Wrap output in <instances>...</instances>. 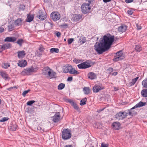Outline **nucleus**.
I'll return each instance as SVG.
<instances>
[{"mask_svg": "<svg viewBox=\"0 0 147 147\" xmlns=\"http://www.w3.org/2000/svg\"><path fill=\"white\" fill-rule=\"evenodd\" d=\"M34 16L32 15L29 14L27 17L26 21L28 22H30L32 21L34 18Z\"/></svg>", "mask_w": 147, "mask_h": 147, "instance_id": "25", "label": "nucleus"}, {"mask_svg": "<svg viewBox=\"0 0 147 147\" xmlns=\"http://www.w3.org/2000/svg\"><path fill=\"white\" fill-rule=\"evenodd\" d=\"M16 38L15 37H7L4 39L5 42H13L16 41Z\"/></svg>", "mask_w": 147, "mask_h": 147, "instance_id": "16", "label": "nucleus"}, {"mask_svg": "<svg viewBox=\"0 0 147 147\" xmlns=\"http://www.w3.org/2000/svg\"><path fill=\"white\" fill-rule=\"evenodd\" d=\"M0 74L2 77L5 79V80L7 79L8 78V75L5 72L1 71Z\"/></svg>", "mask_w": 147, "mask_h": 147, "instance_id": "23", "label": "nucleus"}, {"mask_svg": "<svg viewBox=\"0 0 147 147\" xmlns=\"http://www.w3.org/2000/svg\"><path fill=\"white\" fill-rule=\"evenodd\" d=\"M79 40L80 42L82 44L84 43L86 41V38L84 37L83 36L80 37Z\"/></svg>", "mask_w": 147, "mask_h": 147, "instance_id": "27", "label": "nucleus"}, {"mask_svg": "<svg viewBox=\"0 0 147 147\" xmlns=\"http://www.w3.org/2000/svg\"><path fill=\"white\" fill-rule=\"evenodd\" d=\"M37 17L39 19L42 20H44L47 18L46 16L40 10L37 12Z\"/></svg>", "mask_w": 147, "mask_h": 147, "instance_id": "11", "label": "nucleus"}, {"mask_svg": "<svg viewBox=\"0 0 147 147\" xmlns=\"http://www.w3.org/2000/svg\"><path fill=\"white\" fill-rule=\"evenodd\" d=\"M72 106H73V107L75 109H76L77 110H78L79 108H78V106L75 103H74V104H73L72 105Z\"/></svg>", "mask_w": 147, "mask_h": 147, "instance_id": "50", "label": "nucleus"}, {"mask_svg": "<svg viewBox=\"0 0 147 147\" xmlns=\"http://www.w3.org/2000/svg\"><path fill=\"white\" fill-rule=\"evenodd\" d=\"M136 82L133 79H132L129 82V85L130 86H131L133 85H134Z\"/></svg>", "mask_w": 147, "mask_h": 147, "instance_id": "45", "label": "nucleus"}, {"mask_svg": "<svg viewBox=\"0 0 147 147\" xmlns=\"http://www.w3.org/2000/svg\"><path fill=\"white\" fill-rule=\"evenodd\" d=\"M133 109L131 108L130 110H127V112H126V113H127V115L133 116L134 113V111H133Z\"/></svg>", "mask_w": 147, "mask_h": 147, "instance_id": "32", "label": "nucleus"}, {"mask_svg": "<svg viewBox=\"0 0 147 147\" xmlns=\"http://www.w3.org/2000/svg\"><path fill=\"white\" fill-rule=\"evenodd\" d=\"M8 31H11L13 30L14 27L13 24H10L8 26Z\"/></svg>", "mask_w": 147, "mask_h": 147, "instance_id": "37", "label": "nucleus"}, {"mask_svg": "<svg viewBox=\"0 0 147 147\" xmlns=\"http://www.w3.org/2000/svg\"><path fill=\"white\" fill-rule=\"evenodd\" d=\"M69 73L71 74L77 75L79 74L80 73L77 71L75 68H72V69H71V71H69Z\"/></svg>", "mask_w": 147, "mask_h": 147, "instance_id": "30", "label": "nucleus"}, {"mask_svg": "<svg viewBox=\"0 0 147 147\" xmlns=\"http://www.w3.org/2000/svg\"><path fill=\"white\" fill-rule=\"evenodd\" d=\"M73 79L72 77H69L67 79V80L68 81H71Z\"/></svg>", "mask_w": 147, "mask_h": 147, "instance_id": "61", "label": "nucleus"}, {"mask_svg": "<svg viewBox=\"0 0 147 147\" xmlns=\"http://www.w3.org/2000/svg\"><path fill=\"white\" fill-rule=\"evenodd\" d=\"M52 118L53 121L54 122H57L60 119V113L59 112L56 113Z\"/></svg>", "mask_w": 147, "mask_h": 147, "instance_id": "14", "label": "nucleus"}, {"mask_svg": "<svg viewBox=\"0 0 147 147\" xmlns=\"http://www.w3.org/2000/svg\"><path fill=\"white\" fill-rule=\"evenodd\" d=\"M23 42V40L22 39H19L18 40L17 42V43L19 45L21 46L22 45V43Z\"/></svg>", "mask_w": 147, "mask_h": 147, "instance_id": "43", "label": "nucleus"}, {"mask_svg": "<svg viewBox=\"0 0 147 147\" xmlns=\"http://www.w3.org/2000/svg\"><path fill=\"white\" fill-rule=\"evenodd\" d=\"M35 102V101L33 100L29 101L27 102V105H28L30 106Z\"/></svg>", "mask_w": 147, "mask_h": 147, "instance_id": "41", "label": "nucleus"}, {"mask_svg": "<svg viewBox=\"0 0 147 147\" xmlns=\"http://www.w3.org/2000/svg\"><path fill=\"white\" fill-rule=\"evenodd\" d=\"M104 89V87L101 83L96 84L93 87L92 90L94 92H98L100 90Z\"/></svg>", "mask_w": 147, "mask_h": 147, "instance_id": "8", "label": "nucleus"}, {"mask_svg": "<svg viewBox=\"0 0 147 147\" xmlns=\"http://www.w3.org/2000/svg\"><path fill=\"white\" fill-rule=\"evenodd\" d=\"M81 7L82 11L84 14L88 13L91 9L89 3H84L82 5Z\"/></svg>", "mask_w": 147, "mask_h": 147, "instance_id": "6", "label": "nucleus"}, {"mask_svg": "<svg viewBox=\"0 0 147 147\" xmlns=\"http://www.w3.org/2000/svg\"><path fill=\"white\" fill-rule=\"evenodd\" d=\"M72 20L76 22L80 21L82 20V16L79 14H75L73 15Z\"/></svg>", "mask_w": 147, "mask_h": 147, "instance_id": "12", "label": "nucleus"}, {"mask_svg": "<svg viewBox=\"0 0 147 147\" xmlns=\"http://www.w3.org/2000/svg\"><path fill=\"white\" fill-rule=\"evenodd\" d=\"M88 77L91 80H93L97 78V75L92 72H90L88 74Z\"/></svg>", "mask_w": 147, "mask_h": 147, "instance_id": "20", "label": "nucleus"}, {"mask_svg": "<svg viewBox=\"0 0 147 147\" xmlns=\"http://www.w3.org/2000/svg\"><path fill=\"white\" fill-rule=\"evenodd\" d=\"M108 145H106L105 144L102 143L101 144V147H108Z\"/></svg>", "mask_w": 147, "mask_h": 147, "instance_id": "54", "label": "nucleus"}, {"mask_svg": "<svg viewBox=\"0 0 147 147\" xmlns=\"http://www.w3.org/2000/svg\"><path fill=\"white\" fill-rule=\"evenodd\" d=\"M77 66L80 69H85L90 67L91 65L90 63L85 61L78 65Z\"/></svg>", "mask_w": 147, "mask_h": 147, "instance_id": "9", "label": "nucleus"}, {"mask_svg": "<svg viewBox=\"0 0 147 147\" xmlns=\"http://www.w3.org/2000/svg\"><path fill=\"white\" fill-rule=\"evenodd\" d=\"M127 116V113L126 111L120 112L116 115V117L118 120L123 119Z\"/></svg>", "mask_w": 147, "mask_h": 147, "instance_id": "7", "label": "nucleus"}, {"mask_svg": "<svg viewBox=\"0 0 147 147\" xmlns=\"http://www.w3.org/2000/svg\"><path fill=\"white\" fill-rule=\"evenodd\" d=\"M108 73H110L113 71V69L111 67H109L107 70Z\"/></svg>", "mask_w": 147, "mask_h": 147, "instance_id": "48", "label": "nucleus"}, {"mask_svg": "<svg viewBox=\"0 0 147 147\" xmlns=\"http://www.w3.org/2000/svg\"><path fill=\"white\" fill-rule=\"evenodd\" d=\"M50 68L48 67H45L43 70V74L45 75L48 72V71H49L50 69Z\"/></svg>", "mask_w": 147, "mask_h": 147, "instance_id": "33", "label": "nucleus"}, {"mask_svg": "<svg viewBox=\"0 0 147 147\" xmlns=\"http://www.w3.org/2000/svg\"><path fill=\"white\" fill-rule=\"evenodd\" d=\"M65 87V84H64L61 83L58 86V89L59 90H61L63 89Z\"/></svg>", "mask_w": 147, "mask_h": 147, "instance_id": "36", "label": "nucleus"}, {"mask_svg": "<svg viewBox=\"0 0 147 147\" xmlns=\"http://www.w3.org/2000/svg\"><path fill=\"white\" fill-rule=\"evenodd\" d=\"M129 15H132L133 13V11L132 10H129L127 11Z\"/></svg>", "mask_w": 147, "mask_h": 147, "instance_id": "53", "label": "nucleus"}, {"mask_svg": "<svg viewBox=\"0 0 147 147\" xmlns=\"http://www.w3.org/2000/svg\"><path fill=\"white\" fill-rule=\"evenodd\" d=\"M146 104V103L145 102H143L142 101H140L133 107L132 108V109H134L138 107H142L143 106H145Z\"/></svg>", "mask_w": 147, "mask_h": 147, "instance_id": "19", "label": "nucleus"}, {"mask_svg": "<svg viewBox=\"0 0 147 147\" xmlns=\"http://www.w3.org/2000/svg\"><path fill=\"white\" fill-rule=\"evenodd\" d=\"M38 129H39L40 131L41 132H42V131H43V130L40 127H38Z\"/></svg>", "mask_w": 147, "mask_h": 147, "instance_id": "64", "label": "nucleus"}, {"mask_svg": "<svg viewBox=\"0 0 147 147\" xmlns=\"http://www.w3.org/2000/svg\"><path fill=\"white\" fill-rule=\"evenodd\" d=\"M17 127V125L15 123H12L9 127V129L11 131H15Z\"/></svg>", "mask_w": 147, "mask_h": 147, "instance_id": "22", "label": "nucleus"}, {"mask_svg": "<svg viewBox=\"0 0 147 147\" xmlns=\"http://www.w3.org/2000/svg\"><path fill=\"white\" fill-rule=\"evenodd\" d=\"M127 26L123 24L118 28V30L120 32H125L127 29Z\"/></svg>", "mask_w": 147, "mask_h": 147, "instance_id": "15", "label": "nucleus"}, {"mask_svg": "<svg viewBox=\"0 0 147 147\" xmlns=\"http://www.w3.org/2000/svg\"><path fill=\"white\" fill-rule=\"evenodd\" d=\"M4 49L3 45H0V53H1L4 50Z\"/></svg>", "mask_w": 147, "mask_h": 147, "instance_id": "51", "label": "nucleus"}, {"mask_svg": "<svg viewBox=\"0 0 147 147\" xmlns=\"http://www.w3.org/2000/svg\"><path fill=\"white\" fill-rule=\"evenodd\" d=\"M142 84L144 87L147 88V79L143 80Z\"/></svg>", "mask_w": 147, "mask_h": 147, "instance_id": "38", "label": "nucleus"}, {"mask_svg": "<svg viewBox=\"0 0 147 147\" xmlns=\"http://www.w3.org/2000/svg\"><path fill=\"white\" fill-rule=\"evenodd\" d=\"M62 137L63 139L67 140L71 138V131L69 129H64L62 132Z\"/></svg>", "mask_w": 147, "mask_h": 147, "instance_id": "3", "label": "nucleus"}, {"mask_svg": "<svg viewBox=\"0 0 147 147\" xmlns=\"http://www.w3.org/2000/svg\"><path fill=\"white\" fill-rule=\"evenodd\" d=\"M56 76V73L52 69L50 72V74H49L48 76H47V77L50 78H52L55 77Z\"/></svg>", "mask_w": 147, "mask_h": 147, "instance_id": "24", "label": "nucleus"}, {"mask_svg": "<svg viewBox=\"0 0 147 147\" xmlns=\"http://www.w3.org/2000/svg\"><path fill=\"white\" fill-rule=\"evenodd\" d=\"M18 57L19 58H23L25 55V52L24 51H19L18 52Z\"/></svg>", "mask_w": 147, "mask_h": 147, "instance_id": "26", "label": "nucleus"}, {"mask_svg": "<svg viewBox=\"0 0 147 147\" xmlns=\"http://www.w3.org/2000/svg\"><path fill=\"white\" fill-rule=\"evenodd\" d=\"M51 69H50L49 70V71H48V72L47 73V74H46L45 76H46L47 77V76H48L49 74H50V72L51 71Z\"/></svg>", "mask_w": 147, "mask_h": 147, "instance_id": "59", "label": "nucleus"}, {"mask_svg": "<svg viewBox=\"0 0 147 147\" xmlns=\"http://www.w3.org/2000/svg\"><path fill=\"white\" fill-rule=\"evenodd\" d=\"M87 100L86 98H84L82 99L80 101V104L82 106L86 104V102Z\"/></svg>", "mask_w": 147, "mask_h": 147, "instance_id": "34", "label": "nucleus"}, {"mask_svg": "<svg viewBox=\"0 0 147 147\" xmlns=\"http://www.w3.org/2000/svg\"><path fill=\"white\" fill-rule=\"evenodd\" d=\"M136 26L137 27V29L138 30H140L141 29L142 27L141 26H140L138 24H136Z\"/></svg>", "mask_w": 147, "mask_h": 147, "instance_id": "58", "label": "nucleus"}, {"mask_svg": "<svg viewBox=\"0 0 147 147\" xmlns=\"http://www.w3.org/2000/svg\"><path fill=\"white\" fill-rule=\"evenodd\" d=\"M4 30L3 28L2 27H0V33L3 32Z\"/></svg>", "mask_w": 147, "mask_h": 147, "instance_id": "60", "label": "nucleus"}, {"mask_svg": "<svg viewBox=\"0 0 147 147\" xmlns=\"http://www.w3.org/2000/svg\"><path fill=\"white\" fill-rule=\"evenodd\" d=\"M25 9V6L23 5H20L19 8V11H23Z\"/></svg>", "mask_w": 147, "mask_h": 147, "instance_id": "42", "label": "nucleus"}, {"mask_svg": "<svg viewBox=\"0 0 147 147\" xmlns=\"http://www.w3.org/2000/svg\"><path fill=\"white\" fill-rule=\"evenodd\" d=\"M111 0H103L104 2L105 3H107L111 1Z\"/></svg>", "mask_w": 147, "mask_h": 147, "instance_id": "63", "label": "nucleus"}, {"mask_svg": "<svg viewBox=\"0 0 147 147\" xmlns=\"http://www.w3.org/2000/svg\"><path fill=\"white\" fill-rule=\"evenodd\" d=\"M102 42L106 46L107 49H109L112 44L114 40V36H112L110 34H107L104 36L103 37L100 38Z\"/></svg>", "mask_w": 147, "mask_h": 147, "instance_id": "2", "label": "nucleus"}, {"mask_svg": "<svg viewBox=\"0 0 147 147\" xmlns=\"http://www.w3.org/2000/svg\"><path fill=\"white\" fill-rule=\"evenodd\" d=\"M74 40V39L73 38H69L68 40V44H71Z\"/></svg>", "mask_w": 147, "mask_h": 147, "instance_id": "47", "label": "nucleus"}, {"mask_svg": "<svg viewBox=\"0 0 147 147\" xmlns=\"http://www.w3.org/2000/svg\"><path fill=\"white\" fill-rule=\"evenodd\" d=\"M134 0H125L126 3H127L132 2Z\"/></svg>", "mask_w": 147, "mask_h": 147, "instance_id": "56", "label": "nucleus"}, {"mask_svg": "<svg viewBox=\"0 0 147 147\" xmlns=\"http://www.w3.org/2000/svg\"><path fill=\"white\" fill-rule=\"evenodd\" d=\"M36 68H34L32 67L31 68H27L24 69L22 72L21 74L22 75H30L33 72H35L36 70Z\"/></svg>", "mask_w": 147, "mask_h": 147, "instance_id": "4", "label": "nucleus"}, {"mask_svg": "<svg viewBox=\"0 0 147 147\" xmlns=\"http://www.w3.org/2000/svg\"><path fill=\"white\" fill-rule=\"evenodd\" d=\"M124 58V56L122 51H120L117 52L114 56L113 61H117L119 60L123 59Z\"/></svg>", "mask_w": 147, "mask_h": 147, "instance_id": "5", "label": "nucleus"}, {"mask_svg": "<svg viewBox=\"0 0 147 147\" xmlns=\"http://www.w3.org/2000/svg\"><path fill=\"white\" fill-rule=\"evenodd\" d=\"M141 94L143 97H147V89L142 90L141 92Z\"/></svg>", "mask_w": 147, "mask_h": 147, "instance_id": "31", "label": "nucleus"}, {"mask_svg": "<svg viewBox=\"0 0 147 147\" xmlns=\"http://www.w3.org/2000/svg\"><path fill=\"white\" fill-rule=\"evenodd\" d=\"M73 61L76 64H77L80 63L81 60L79 59H75L73 60Z\"/></svg>", "mask_w": 147, "mask_h": 147, "instance_id": "49", "label": "nucleus"}, {"mask_svg": "<svg viewBox=\"0 0 147 147\" xmlns=\"http://www.w3.org/2000/svg\"><path fill=\"white\" fill-rule=\"evenodd\" d=\"M30 90L29 89L28 90H25L24 91V92L22 93V95L24 96H25L26 94L28 93L30 91Z\"/></svg>", "mask_w": 147, "mask_h": 147, "instance_id": "46", "label": "nucleus"}, {"mask_svg": "<svg viewBox=\"0 0 147 147\" xmlns=\"http://www.w3.org/2000/svg\"><path fill=\"white\" fill-rule=\"evenodd\" d=\"M4 50L10 48L11 46V44L9 43H7L3 45Z\"/></svg>", "mask_w": 147, "mask_h": 147, "instance_id": "29", "label": "nucleus"}, {"mask_svg": "<svg viewBox=\"0 0 147 147\" xmlns=\"http://www.w3.org/2000/svg\"><path fill=\"white\" fill-rule=\"evenodd\" d=\"M18 65L21 67H24L27 64V62L25 60L19 61L18 63Z\"/></svg>", "mask_w": 147, "mask_h": 147, "instance_id": "17", "label": "nucleus"}, {"mask_svg": "<svg viewBox=\"0 0 147 147\" xmlns=\"http://www.w3.org/2000/svg\"><path fill=\"white\" fill-rule=\"evenodd\" d=\"M63 69L64 72L65 73H69L71 71V69H72V66L69 65H67L63 66Z\"/></svg>", "mask_w": 147, "mask_h": 147, "instance_id": "13", "label": "nucleus"}, {"mask_svg": "<svg viewBox=\"0 0 147 147\" xmlns=\"http://www.w3.org/2000/svg\"><path fill=\"white\" fill-rule=\"evenodd\" d=\"M61 33L59 32H57L56 35L58 37H59L61 35Z\"/></svg>", "mask_w": 147, "mask_h": 147, "instance_id": "55", "label": "nucleus"}, {"mask_svg": "<svg viewBox=\"0 0 147 147\" xmlns=\"http://www.w3.org/2000/svg\"><path fill=\"white\" fill-rule=\"evenodd\" d=\"M67 101L68 102H69L71 105H72L74 103V102H73V100H72L68 99L67 100Z\"/></svg>", "mask_w": 147, "mask_h": 147, "instance_id": "52", "label": "nucleus"}, {"mask_svg": "<svg viewBox=\"0 0 147 147\" xmlns=\"http://www.w3.org/2000/svg\"><path fill=\"white\" fill-rule=\"evenodd\" d=\"M51 17L54 21H57L60 19V15L57 12H53L51 14Z\"/></svg>", "mask_w": 147, "mask_h": 147, "instance_id": "10", "label": "nucleus"}, {"mask_svg": "<svg viewBox=\"0 0 147 147\" xmlns=\"http://www.w3.org/2000/svg\"><path fill=\"white\" fill-rule=\"evenodd\" d=\"M8 119V118L6 117L2 118L0 120V122H3L7 121Z\"/></svg>", "mask_w": 147, "mask_h": 147, "instance_id": "44", "label": "nucleus"}, {"mask_svg": "<svg viewBox=\"0 0 147 147\" xmlns=\"http://www.w3.org/2000/svg\"><path fill=\"white\" fill-rule=\"evenodd\" d=\"M112 75L113 76H116L117 74V72H114L111 73Z\"/></svg>", "mask_w": 147, "mask_h": 147, "instance_id": "62", "label": "nucleus"}, {"mask_svg": "<svg viewBox=\"0 0 147 147\" xmlns=\"http://www.w3.org/2000/svg\"><path fill=\"white\" fill-rule=\"evenodd\" d=\"M59 51V50L57 48H52L50 49V52L51 53H53L54 52L58 53Z\"/></svg>", "mask_w": 147, "mask_h": 147, "instance_id": "35", "label": "nucleus"}, {"mask_svg": "<svg viewBox=\"0 0 147 147\" xmlns=\"http://www.w3.org/2000/svg\"><path fill=\"white\" fill-rule=\"evenodd\" d=\"M121 124L120 123L118 122H116L113 123L112 126L114 129L116 130H119V127Z\"/></svg>", "mask_w": 147, "mask_h": 147, "instance_id": "18", "label": "nucleus"}, {"mask_svg": "<svg viewBox=\"0 0 147 147\" xmlns=\"http://www.w3.org/2000/svg\"><path fill=\"white\" fill-rule=\"evenodd\" d=\"M39 50L40 51H43L44 48L42 46H40L39 48Z\"/></svg>", "mask_w": 147, "mask_h": 147, "instance_id": "57", "label": "nucleus"}, {"mask_svg": "<svg viewBox=\"0 0 147 147\" xmlns=\"http://www.w3.org/2000/svg\"><path fill=\"white\" fill-rule=\"evenodd\" d=\"M23 20L20 18L17 19L14 22L16 26H21L22 24V22Z\"/></svg>", "mask_w": 147, "mask_h": 147, "instance_id": "21", "label": "nucleus"}, {"mask_svg": "<svg viewBox=\"0 0 147 147\" xmlns=\"http://www.w3.org/2000/svg\"><path fill=\"white\" fill-rule=\"evenodd\" d=\"M94 47V50L99 54H101L108 50L100 39L99 42H96Z\"/></svg>", "mask_w": 147, "mask_h": 147, "instance_id": "1", "label": "nucleus"}, {"mask_svg": "<svg viewBox=\"0 0 147 147\" xmlns=\"http://www.w3.org/2000/svg\"><path fill=\"white\" fill-rule=\"evenodd\" d=\"M136 50L137 52H139L142 50V48L140 45H137L135 47Z\"/></svg>", "mask_w": 147, "mask_h": 147, "instance_id": "40", "label": "nucleus"}, {"mask_svg": "<svg viewBox=\"0 0 147 147\" xmlns=\"http://www.w3.org/2000/svg\"><path fill=\"white\" fill-rule=\"evenodd\" d=\"M10 66V64L7 63H4L2 65V67L5 69H7Z\"/></svg>", "mask_w": 147, "mask_h": 147, "instance_id": "39", "label": "nucleus"}, {"mask_svg": "<svg viewBox=\"0 0 147 147\" xmlns=\"http://www.w3.org/2000/svg\"><path fill=\"white\" fill-rule=\"evenodd\" d=\"M83 91L85 94H88L90 93V89L89 87H84L83 88Z\"/></svg>", "mask_w": 147, "mask_h": 147, "instance_id": "28", "label": "nucleus"}]
</instances>
